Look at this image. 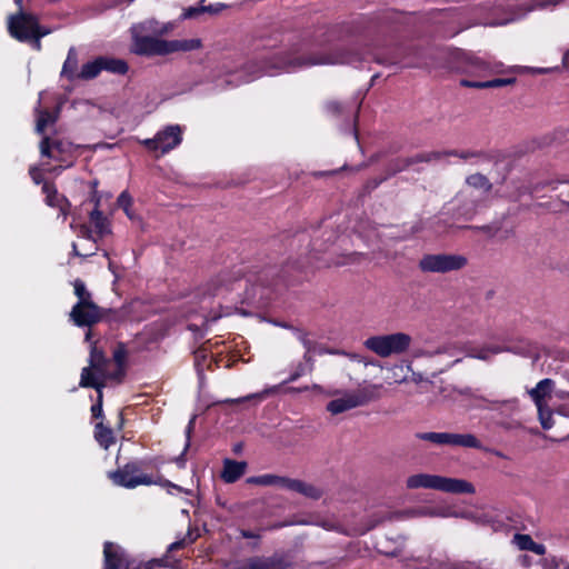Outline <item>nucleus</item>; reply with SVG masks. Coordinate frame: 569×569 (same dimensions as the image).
<instances>
[{"instance_id": "1", "label": "nucleus", "mask_w": 569, "mask_h": 569, "mask_svg": "<svg viewBox=\"0 0 569 569\" xmlns=\"http://www.w3.org/2000/svg\"><path fill=\"white\" fill-rule=\"evenodd\" d=\"M375 61L381 66L399 68H429L426 53L415 47H397L387 52H372L358 43L332 44L329 39L315 40L298 32L282 34L281 39H267L256 59L249 62L243 72L244 82L262 76L281 72H297L316 66H351L361 68Z\"/></svg>"}, {"instance_id": "2", "label": "nucleus", "mask_w": 569, "mask_h": 569, "mask_svg": "<svg viewBox=\"0 0 569 569\" xmlns=\"http://www.w3.org/2000/svg\"><path fill=\"white\" fill-rule=\"evenodd\" d=\"M287 278V267L268 264L254 267L244 279L243 302L256 308H266L272 300L276 287Z\"/></svg>"}, {"instance_id": "3", "label": "nucleus", "mask_w": 569, "mask_h": 569, "mask_svg": "<svg viewBox=\"0 0 569 569\" xmlns=\"http://www.w3.org/2000/svg\"><path fill=\"white\" fill-rule=\"evenodd\" d=\"M450 68L457 72L476 77L502 74L520 70V67H505L500 61H488L471 52L456 49L449 53Z\"/></svg>"}, {"instance_id": "4", "label": "nucleus", "mask_w": 569, "mask_h": 569, "mask_svg": "<svg viewBox=\"0 0 569 569\" xmlns=\"http://www.w3.org/2000/svg\"><path fill=\"white\" fill-rule=\"evenodd\" d=\"M328 233H329V236L326 240L313 239L312 241L309 240L308 234H306L305 232H300L296 236V239L298 240V242H307L308 248H309L308 256H307L306 260L305 261L299 260V261L295 262L297 269L303 270L309 267L320 268V267H330V266H345L348 263L357 262L359 260V258L362 256L361 253L352 252V253L348 254L343 260L320 261V259L316 256V253L326 251L328 249V243L332 244L338 239V236L336 234L335 231L331 230Z\"/></svg>"}, {"instance_id": "5", "label": "nucleus", "mask_w": 569, "mask_h": 569, "mask_svg": "<svg viewBox=\"0 0 569 569\" xmlns=\"http://www.w3.org/2000/svg\"><path fill=\"white\" fill-rule=\"evenodd\" d=\"M406 485L408 489L426 488L456 495H473L476 492L475 486L465 479L448 478L430 473L412 475L407 479Z\"/></svg>"}, {"instance_id": "6", "label": "nucleus", "mask_w": 569, "mask_h": 569, "mask_svg": "<svg viewBox=\"0 0 569 569\" xmlns=\"http://www.w3.org/2000/svg\"><path fill=\"white\" fill-rule=\"evenodd\" d=\"M412 338L405 332H395L390 335L372 336L366 339L365 347L381 358H388L392 355L405 353Z\"/></svg>"}, {"instance_id": "7", "label": "nucleus", "mask_w": 569, "mask_h": 569, "mask_svg": "<svg viewBox=\"0 0 569 569\" xmlns=\"http://www.w3.org/2000/svg\"><path fill=\"white\" fill-rule=\"evenodd\" d=\"M380 385H369L356 391L345 392L341 398L328 402L327 410L331 415H339L379 398Z\"/></svg>"}, {"instance_id": "8", "label": "nucleus", "mask_w": 569, "mask_h": 569, "mask_svg": "<svg viewBox=\"0 0 569 569\" xmlns=\"http://www.w3.org/2000/svg\"><path fill=\"white\" fill-rule=\"evenodd\" d=\"M468 259L459 253H428L419 260L418 267L422 272L448 273L463 269Z\"/></svg>"}, {"instance_id": "9", "label": "nucleus", "mask_w": 569, "mask_h": 569, "mask_svg": "<svg viewBox=\"0 0 569 569\" xmlns=\"http://www.w3.org/2000/svg\"><path fill=\"white\" fill-rule=\"evenodd\" d=\"M102 569H149V567L133 559L122 547L110 541L103 546Z\"/></svg>"}, {"instance_id": "10", "label": "nucleus", "mask_w": 569, "mask_h": 569, "mask_svg": "<svg viewBox=\"0 0 569 569\" xmlns=\"http://www.w3.org/2000/svg\"><path fill=\"white\" fill-rule=\"evenodd\" d=\"M457 516L456 512H451L449 508L442 507H418L411 508L403 512H387L379 518L372 519L371 523L367 528V530L373 529L379 523L383 521H392V520H401L407 518H416V517H429V518H448Z\"/></svg>"}, {"instance_id": "11", "label": "nucleus", "mask_w": 569, "mask_h": 569, "mask_svg": "<svg viewBox=\"0 0 569 569\" xmlns=\"http://www.w3.org/2000/svg\"><path fill=\"white\" fill-rule=\"evenodd\" d=\"M112 481L120 487L133 489L140 485H152L154 481L146 473L140 472V468L137 463H127L123 468H120L109 473Z\"/></svg>"}, {"instance_id": "12", "label": "nucleus", "mask_w": 569, "mask_h": 569, "mask_svg": "<svg viewBox=\"0 0 569 569\" xmlns=\"http://www.w3.org/2000/svg\"><path fill=\"white\" fill-rule=\"evenodd\" d=\"M131 52L141 57L168 54V40L151 36L131 34Z\"/></svg>"}, {"instance_id": "13", "label": "nucleus", "mask_w": 569, "mask_h": 569, "mask_svg": "<svg viewBox=\"0 0 569 569\" xmlns=\"http://www.w3.org/2000/svg\"><path fill=\"white\" fill-rule=\"evenodd\" d=\"M111 360L106 357L102 350L97 347L96 342H91L90 346V355H89V366L83 369H89V371L94 375L98 381L106 382V380H117L118 376L114 371L110 370Z\"/></svg>"}, {"instance_id": "14", "label": "nucleus", "mask_w": 569, "mask_h": 569, "mask_svg": "<svg viewBox=\"0 0 569 569\" xmlns=\"http://www.w3.org/2000/svg\"><path fill=\"white\" fill-rule=\"evenodd\" d=\"M36 28V16L19 10L8 19V31L12 38L20 42H29L32 30Z\"/></svg>"}, {"instance_id": "15", "label": "nucleus", "mask_w": 569, "mask_h": 569, "mask_svg": "<svg viewBox=\"0 0 569 569\" xmlns=\"http://www.w3.org/2000/svg\"><path fill=\"white\" fill-rule=\"evenodd\" d=\"M502 352H511L515 355L527 356L530 352L529 343L521 341L516 346H500V345H487L480 348H472L469 351L471 358L479 360H489L492 356Z\"/></svg>"}, {"instance_id": "16", "label": "nucleus", "mask_w": 569, "mask_h": 569, "mask_svg": "<svg viewBox=\"0 0 569 569\" xmlns=\"http://www.w3.org/2000/svg\"><path fill=\"white\" fill-rule=\"evenodd\" d=\"M288 563L283 557L273 555L271 557L253 556L243 561H237L231 569H286Z\"/></svg>"}, {"instance_id": "17", "label": "nucleus", "mask_w": 569, "mask_h": 569, "mask_svg": "<svg viewBox=\"0 0 569 569\" xmlns=\"http://www.w3.org/2000/svg\"><path fill=\"white\" fill-rule=\"evenodd\" d=\"M174 22L162 23L153 18L147 19L142 22L134 23L130 28L131 34L151 36L160 38L168 34L174 29Z\"/></svg>"}, {"instance_id": "18", "label": "nucleus", "mask_w": 569, "mask_h": 569, "mask_svg": "<svg viewBox=\"0 0 569 569\" xmlns=\"http://www.w3.org/2000/svg\"><path fill=\"white\" fill-rule=\"evenodd\" d=\"M70 319L78 327H91L100 320V312L93 302L74 305L70 312Z\"/></svg>"}, {"instance_id": "19", "label": "nucleus", "mask_w": 569, "mask_h": 569, "mask_svg": "<svg viewBox=\"0 0 569 569\" xmlns=\"http://www.w3.org/2000/svg\"><path fill=\"white\" fill-rule=\"evenodd\" d=\"M157 141L159 150L162 154L177 148L182 141V127L179 124H169L158 131Z\"/></svg>"}, {"instance_id": "20", "label": "nucleus", "mask_w": 569, "mask_h": 569, "mask_svg": "<svg viewBox=\"0 0 569 569\" xmlns=\"http://www.w3.org/2000/svg\"><path fill=\"white\" fill-rule=\"evenodd\" d=\"M79 386L81 388H93L97 390L98 399L94 405L91 407V413L92 417L96 419L103 417V409H102V389L104 387V383L101 381H98V379L92 375L89 369H82L80 375V381Z\"/></svg>"}, {"instance_id": "21", "label": "nucleus", "mask_w": 569, "mask_h": 569, "mask_svg": "<svg viewBox=\"0 0 569 569\" xmlns=\"http://www.w3.org/2000/svg\"><path fill=\"white\" fill-rule=\"evenodd\" d=\"M242 281L243 280L240 278L231 280L229 272H222L208 282L206 295L211 297L223 296L226 292L232 290L236 284L240 287Z\"/></svg>"}, {"instance_id": "22", "label": "nucleus", "mask_w": 569, "mask_h": 569, "mask_svg": "<svg viewBox=\"0 0 569 569\" xmlns=\"http://www.w3.org/2000/svg\"><path fill=\"white\" fill-rule=\"evenodd\" d=\"M247 467L248 465L246 461L224 459L221 479L226 483H233L244 475Z\"/></svg>"}, {"instance_id": "23", "label": "nucleus", "mask_w": 569, "mask_h": 569, "mask_svg": "<svg viewBox=\"0 0 569 569\" xmlns=\"http://www.w3.org/2000/svg\"><path fill=\"white\" fill-rule=\"evenodd\" d=\"M99 200L96 201L94 209L89 213L90 222L94 227V234L98 239L111 232L110 222L107 217L103 216L102 211L99 210Z\"/></svg>"}, {"instance_id": "24", "label": "nucleus", "mask_w": 569, "mask_h": 569, "mask_svg": "<svg viewBox=\"0 0 569 569\" xmlns=\"http://www.w3.org/2000/svg\"><path fill=\"white\" fill-rule=\"evenodd\" d=\"M448 446L482 449V442L472 433L448 432Z\"/></svg>"}, {"instance_id": "25", "label": "nucleus", "mask_w": 569, "mask_h": 569, "mask_svg": "<svg viewBox=\"0 0 569 569\" xmlns=\"http://www.w3.org/2000/svg\"><path fill=\"white\" fill-rule=\"evenodd\" d=\"M516 82V78H497L487 81H472L468 79H461L460 86L466 88L473 89H489V88H500L506 86H511Z\"/></svg>"}, {"instance_id": "26", "label": "nucleus", "mask_w": 569, "mask_h": 569, "mask_svg": "<svg viewBox=\"0 0 569 569\" xmlns=\"http://www.w3.org/2000/svg\"><path fill=\"white\" fill-rule=\"evenodd\" d=\"M555 387V381L549 378H545L540 380L535 388L529 390V396L536 406H540L543 403V400L547 396H550L552 389Z\"/></svg>"}, {"instance_id": "27", "label": "nucleus", "mask_w": 569, "mask_h": 569, "mask_svg": "<svg viewBox=\"0 0 569 569\" xmlns=\"http://www.w3.org/2000/svg\"><path fill=\"white\" fill-rule=\"evenodd\" d=\"M78 52L74 47L69 48L67 58L63 62L61 77L69 81H74L78 78Z\"/></svg>"}, {"instance_id": "28", "label": "nucleus", "mask_w": 569, "mask_h": 569, "mask_svg": "<svg viewBox=\"0 0 569 569\" xmlns=\"http://www.w3.org/2000/svg\"><path fill=\"white\" fill-rule=\"evenodd\" d=\"M565 0H531L520 7L522 13L517 18L525 17L527 13L539 10V11H552L558 6L562 4Z\"/></svg>"}, {"instance_id": "29", "label": "nucleus", "mask_w": 569, "mask_h": 569, "mask_svg": "<svg viewBox=\"0 0 569 569\" xmlns=\"http://www.w3.org/2000/svg\"><path fill=\"white\" fill-rule=\"evenodd\" d=\"M102 71H108L113 74H126L129 70L128 63L123 59L100 56Z\"/></svg>"}, {"instance_id": "30", "label": "nucleus", "mask_w": 569, "mask_h": 569, "mask_svg": "<svg viewBox=\"0 0 569 569\" xmlns=\"http://www.w3.org/2000/svg\"><path fill=\"white\" fill-rule=\"evenodd\" d=\"M94 439L99 443V446L103 449H109L114 442L116 438L111 428L103 425V422H98L94 426Z\"/></svg>"}, {"instance_id": "31", "label": "nucleus", "mask_w": 569, "mask_h": 569, "mask_svg": "<svg viewBox=\"0 0 569 569\" xmlns=\"http://www.w3.org/2000/svg\"><path fill=\"white\" fill-rule=\"evenodd\" d=\"M478 199L473 194H469L463 203H461L456 212L458 219L471 220L478 211Z\"/></svg>"}, {"instance_id": "32", "label": "nucleus", "mask_w": 569, "mask_h": 569, "mask_svg": "<svg viewBox=\"0 0 569 569\" xmlns=\"http://www.w3.org/2000/svg\"><path fill=\"white\" fill-rule=\"evenodd\" d=\"M201 48L200 39L168 40V54L178 51H193Z\"/></svg>"}, {"instance_id": "33", "label": "nucleus", "mask_w": 569, "mask_h": 569, "mask_svg": "<svg viewBox=\"0 0 569 569\" xmlns=\"http://www.w3.org/2000/svg\"><path fill=\"white\" fill-rule=\"evenodd\" d=\"M102 71L100 56L94 58L91 61H88L82 64L80 71L78 72L79 80H92L97 78Z\"/></svg>"}, {"instance_id": "34", "label": "nucleus", "mask_w": 569, "mask_h": 569, "mask_svg": "<svg viewBox=\"0 0 569 569\" xmlns=\"http://www.w3.org/2000/svg\"><path fill=\"white\" fill-rule=\"evenodd\" d=\"M293 492H298L312 500H318L323 496V490L321 488L299 479H297Z\"/></svg>"}, {"instance_id": "35", "label": "nucleus", "mask_w": 569, "mask_h": 569, "mask_svg": "<svg viewBox=\"0 0 569 569\" xmlns=\"http://www.w3.org/2000/svg\"><path fill=\"white\" fill-rule=\"evenodd\" d=\"M466 182L470 188L479 190L482 194H488L492 189V183L481 173L470 174L467 177Z\"/></svg>"}, {"instance_id": "36", "label": "nucleus", "mask_w": 569, "mask_h": 569, "mask_svg": "<svg viewBox=\"0 0 569 569\" xmlns=\"http://www.w3.org/2000/svg\"><path fill=\"white\" fill-rule=\"evenodd\" d=\"M293 335L297 337V339L302 343L303 348L306 349L305 355H303V361L311 362L312 353L316 352V342L310 340L308 337V333L298 327H297V329H293Z\"/></svg>"}, {"instance_id": "37", "label": "nucleus", "mask_w": 569, "mask_h": 569, "mask_svg": "<svg viewBox=\"0 0 569 569\" xmlns=\"http://www.w3.org/2000/svg\"><path fill=\"white\" fill-rule=\"evenodd\" d=\"M42 192L46 194V203L49 207L57 208L61 203H67V198L59 194L56 187L49 182L43 183Z\"/></svg>"}, {"instance_id": "38", "label": "nucleus", "mask_w": 569, "mask_h": 569, "mask_svg": "<svg viewBox=\"0 0 569 569\" xmlns=\"http://www.w3.org/2000/svg\"><path fill=\"white\" fill-rule=\"evenodd\" d=\"M37 112V124H36V132L39 134H42L47 128L48 124H52L57 121V116L52 114L48 110H40L39 108L36 109Z\"/></svg>"}, {"instance_id": "39", "label": "nucleus", "mask_w": 569, "mask_h": 569, "mask_svg": "<svg viewBox=\"0 0 569 569\" xmlns=\"http://www.w3.org/2000/svg\"><path fill=\"white\" fill-rule=\"evenodd\" d=\"M416 437L438 446H448V432H418Z\"/></svg>"}, {"instance_id": "40", "label": "nucleus", "mask_w": 569, "mask_h": 569, "mask_svg": "<svg viewBox=\"0 0 569 569\" xmlns=\"http://www.w3.org/2000/svg\"><path fill=\"white\" fill-rule=\"evenodd\" d=\"M73 288H74V295L78 298V301L76 305L82 306L84 303L93 302L92 298H91V293L87 290L86 283L82 280L76 279L73 282Z\"/></svg>"}, {"instance_id": "41", "label": "nucleus", "mask_w": 569, "mask_h": 569, "mask_svg": "<svg viewBox=\"0 0 569 569\" xmlns=\"http://www.w3.org/2000/svg\"><path fill=\"white\" fill-rule=\"evenodd\" d=\"M127 357V350L123 345H119L113 351V360L117 365L114 373L118 376L117 380H121L124 376L123 365Z\"/></svg>"}, {"instance_id": "42", "label": "nucleus", "mask_w": 569, "mask_h": 569, "mask_svg": "<svg viewBox=\"0 0 569 569\" xmlns=\"http://www.w3.org/2000/svg\"><path fill=\"white\" fill-rule=\"evenodd\" d=\"M312 369H313L312 361L311 362H306V361L305 362H299L295 367V369L290 373V376L282 382V385H286V383L293 382V381L298 380L300 377H302L307 372L312 371Z\"/></svg>"}, {"instance_id": "43", "label": "nucleus", "mask_w": 569, "mask_h": 569, "mask_svg": "<svg viewBox=\"0 0 569 569\" xmlns=\"http://www.w3.org/2000/svg\"><path fill=\"white\" fill-rule=\"evenodd\" d=\"M70 228L81 238L92 240L93 242L98 241V238L94 234L93 230H91V228L86 223L77 224L76 221L73 220L70 223Z\"/></svg>"}, {"instance_id": "44", "label": "nucleus", "mask_w": 569, "mask_h": 569, "mask_svg": "<svg viewBox=\"0 0 569 569\" xmlns=\"http://www.w3.org/2000/svg\"><path fill=\"white\" fill-rule=\"evenodd\" d=\"M410 167V163L407 158H397L389 162L387 167V177L395 176L398 172H401Z\"/></svg>"}, {"instance_id": "45", "label": "nucleus", "mask_w": 569, "mask_h": 569, "mask_svg": "<svg viewBox=\"0 0 569 569\" xmlns=\"http://www.w3.org/2000/svg\"><path fill=\"white\" fill-rule=\"evenodd\" d=\"M539 420L541 423V427L545 430H549L553 426V419H552V411L548 409L545 403L537 406Z\"/></svg>"}, {"instance_id": "46", "label": "nucleus", "mask_w": 569, "mask_h": 569, "mask_svg": "<svg viewBox=\"0 0 569 569\" xmlns=\"http://www.w3.org/2000/svg\"><path fill=\"white\" fill-rule=\"evenodd\" d=\"M422 229H423L422 221L421 220H417V221L412 222L410 226L405 224L403 226V233L401 236H395V238L399 239V240H407L410 237H412L413 234L422 231Z\"/></svg>"}, {"instance_id": "47", "label": "nucleus", "mask_w": 569, "mask_h": 569, "mask_svg": "<svg viewBox=\"0 0 569 569\" xmlns=\"http://www.w3.org/2000/svg\"><path fill=\"white\" fill-rule=\"evenodd\" d=\"M279 476L276 475H261V476H254L250 477L248 479L249 483L259 485V486H277V482L279 481Z\"/></svg>"}, {"instance_id": "48", "label": "nucleus", "mask_w": 569, "mask_h": 569, "mask_svg": "<svg viewBox=\"0 0 569 569\" xmlns=\"http://www.w3.org/2000/svg\"><path fill=\"white\" fill-rule=\"evenodd\" d=\"M458 561H449L446 559H430L425 569H457Z\"/></svg>"}, {"instance_id": "49", "label": "nucleus", "mask_w": 569, "mask_h": 569, "mask_svg": "<svg viewBox=\"0 0 569 569\" xmlns=\"http://www.w3.org/2000/svg\"><path fill=\"white\" fill-rule=\"evenodd\" d=\"M40 153L42 157L51 158L57 161L62 160L60 157H58V154L53 152L52 142H50L48 137H43L40 142Z\"/></svg>"}, {"instance_id": "50", "label": "nucleus", "mask_w": 569, "mask_h": 569, "mask_svg": "<svg viewBox=\"0 0 569 569\" xmlns=\"http://www.w3.org/2000/svg\"><path fill=\"white\" fill-rule=\"evenodd\" d=\"M513 542L520 550H530L535 542L531 536L525 533H516L513 536Z\"/></svg>"}, {"instance_id": "51", "label": "nucleus", "mask_w": 569, "mask_h": 569, "mask_svg": "<svg viewBox=\"0 0 569 569\" xmlns=\"http://www.w3.org/2000/svg\"><path fill=\"white\" fill-rule=\"evenodd\" d=\"M451 157H458L462 160H469V159H480L485 157V153L482 151H458V150H450Z\"/></svg>"}, {"instance_id": "52", "label": "nucleus", "mask_w": 569, "mask_h": 569, "mask_svg": "<svg viewBox=\"0 0 569 569\" xmlns=\"http://www.w3.org/2000/svg\"><path fill=\"white\" fill-rule=\"evenodd\" d=\"M269 393V390H264L262 392H257V393H250L248 396H244L242 398H238V399H231V400H227L228 402H253L254 405H257L259 401H261L262 399H264V397Z\"/></svg>"}, {"instance_id": "53", "label": "nucleus", "mask_w": 569, "mask_h": 569, "mask_svg": "<svg viewBox=\"0 0 569 569\" xmlns=\"http://www.w3.org/2000/svg\"><path fill=\"white\" fill-rule=\"evenodd\" d=\"M562 565H565L563 559L556 556H548L542 559V567L545 569H560Z\"/></svg>"}, {"instance_id": "54", "label": "nucleus", "mask_w": 569, "mask_h": 569, "mask_svg": "<svg viewBox=\"0 0 569 569\" xmlns=\"http://www.w3.org/2000/svg\"><path fill=\"white\" fill-rule=\"evenodd\" d=\"M429 163L441 162L450 156V150H433L428 151Z\"/></svg>"}, {"instance_id": "55", "label": "nucleus", "mask_w": 569, "mask_h": 569, "mask_svg": "<svg viewBox=\"0 0 569 569\" xmlns=\"http://www.w3.org/2000/svg\"><path fill=\"white\" fill-rule=\"evenodd\" d=\"M193 542V538H191V532L189 531L187 533V537L182 538V539H179L172 543H170L168 546V552H172V551H176V550H179V549H182L183 547L187 546V543H192Z\"/></svg>"}, {"instance_id": "56", "label": "nucleus", "mask_w": 569, "mask_h": 569, "mask_svg": "<svg viewBox=\"0 0 569 569\" xmlns=\"http://www.w3.org/2000/svg\"><path fill=\"white\" fill-rule=\"evenodd\" d=\"M228 6L226 3H211L208 6L201 4V10H203V13H211L217 14L221 12L223 9H226Z\"/></svg>"}, {"instance_id": "57", "label": "nucleus", "mask_w": 569, "mask_h": 569, "mask_svg": "<svg viewBox=\"0 0 569 569\" xmlns=\"http://www.w3.org/2000/svg\"><path fill=\"white\" fill-rule=\"evenodd\" d=\"M117 202L121 209L127 210V207L132 206V197L130 196V193L128 191H122L119 194Z\"/></svg>"}, {"instance_id": "58", "label": "nucleus", "mask_w": 569, "mask_h": 569, "mask_svg": "<svg viewBox=\"0 0 569 569\" xmlns=\"http://www.w3.org/2000/svg\"><path fill=\"white\" fill-rule=\"evenodd\" d=\"M279 481L277 482V487L287 489L289 491H293L296 487L297 479L288 478V477H280Z\"/></svg>"}, {"instance_id": "59", "label": "nucleus", "mask_w": 569, "mask_h": 569, "mask_svg": "<svg viewBox=\"0 0 569 569\" xmlns=\"http://www.w3.org/2000/svg\"><path fill=\"white\" fill-rule=\"evenodd\" d=\"M194 421H196V416H193L189 422H188V426L186 428V443H184V451H188V449L190 448V445H191V435L193 432V429H194Z\"/></svg>"}, {"instance_id": "60", "label": "nucleus", "mask_w": 569, "mask_h": 569, "mask_svg": "<svg viewBox=\"0 0 569 569\" xmlns=\"http://www.w3.org/2000/svg\"><path fill=\"white\" fill-rule=\"evenodd\" d=\"M326 111L330 114H340L343 111V107L338 101H328L325 104Z\"/></svg>"}, {"instance_id": "61", "label": "nucleus", "mask_w": 569, "mask_h": 569, "mask_svg": "<svg viewBox=\"0 0 569 569\" xmlns=\"http://www.w3.org/2000/svg\"><path fill=\"white\" fill-rule=\"evenodd\" d=\"M200 13H203V10H201V4L199 7H189L184 9V11L181 14L182 19H192L199 16Z\"/></svg>"}, {"instance_id": "62", "label": "nucleus", "mask_w": 569, "mask_h": 569, "mask_svg": "<svg viewBox=\"0 0 569 569\" xmlns=\"http://www.w3.org/2000/svg\"><path fill=\"white\" fill-rule=\"evenodd\" d=\"M408 161L410 163V167L420 162L429 163L428 152H420L415 156L408 157Z\"/></svg>"}, {"instance_id": "63", "label": "nucleus", "mask_w": 569, "mask_h": 569, "mask_svg": "<svg viewBox=\"0 0 569 569\" xmlns=\"http://www.w3.org/2000/svg\"><path fill=\"white\" fill-rule=\"evenodd\" d=\"M29 174L32 179V181L36 183V184H40V183H44L46 181L43 180V176H42V172L41 170L38 168V167H31L29 169Z\"/></svg>"}, {"instance_id": "64", "label": "nucleus", "mask_w": 569, "mask_h": 569, "mask_svg": "<svg viewBox=\"0 0 569 569\" xmlns=\"http://www.w3.org/2000/svg\"><path fill=\"white\" fill-rule=\"evenodd\" d=\"M483 401L486 402H489L490 405L492 406H496V405H503V406H507L509 409L511 410H515L518 406V400L517 399H511V400H505V401H489L488 399H485V398H481Z\"/></svg>"}]
</instances>
